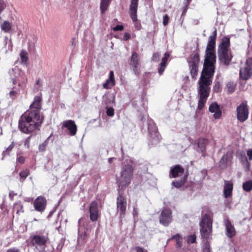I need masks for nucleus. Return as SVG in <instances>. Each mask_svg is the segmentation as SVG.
Instances as JSON below:
<instances>
[{
	"instance_id": "1",
	"label": "nucleus",
	"mask_w": 252,
	"mask_h": 252,
	"mask_svg": "<svg viewBox=\"0 0 252 252\" xmlns=\"http://www.w3.org/2000/svg\"><path fill=\"white\" fill-rule=\"evenodd\" d=\"M217 30L209 37L205 52L203 68L199 80L197 89L199 95L198 108L201 110L204 106L210 92V86L212 83V78L215 73L216 56L214 51L216 44Z\"/></svg>"
},
{
	"instance_id": "2",
	"label": "nucleus",
	"mask_w": 252,
	"mask_h": 252,
	"mask_svg": "<svg viewBox=\"0 0 252 252\" xmlns=\"http://www.w3.org/2000/svg\"><path fill=\"white\" fill-rule=\"evenodd\" d=\"M42 117H38L36 113L26 112L19 121V127L20 130L25 133H30L36 129L43 122Z\"/></svg>"
},
{
	"instance_id": "3",
	"label": "nucleus",
	"mask_w": 252,
	"mask_h": 252,
	"mask_svg": "<svg viewBox=\"0 0 252 252\" xmlns=\"http://www.w3.org/2000/svg\"><path fill=\"white\" fill-rule=\"evenodd\" d=\"M133 160L130 158H126L123 161L120 176L117 178L119 189H124L130 183L133 172Z\"/></svg>"
},
{
	"instance_id": "4",
	"label": "nucleus",
	"mask_w": 252,
	"mask_h": 252,
	"mask_svg": "<svg viewBox=\"0 0 252 252\" xmlns=\"http://www.w3.org/2000/svg\"><path fill=\"white\" fill-rule=\"evenodd\" d=\"M21 73V71L17 68H12L9 71V74L10 76V79L13 86L10 88L11 90L7 94V95L12 99L17 97L20 92V88L24 90L26 87L27 78H23L21 81L18 83L17 78L20 75Z\"/></svg>"
},
{
	"instance_id": "5",
	"label": "nucleus",
	"mask_w": 252,
	"mask_h": 252,
	"mask_svg": "<svg viewBox=\"0 0 252 252\" xmlns=\"http://www.w3.org/2000/svg\"><path fill=\"white\" fill-rule=\"evenodd\" d=\"M230 40L228 37L222 38L219 46L218 54L220 60L225 65H228L232 59V55L229 50Z\"/></svg>"
},
{
	"instance_id": "6",
	"label": "nucleus",
	"mask_w": 252,
	"mask_h": 252,
	"mask_svg": "<svg viewBox=\"0 0 252 252\" xmlns=\"http://www.w3.org/2000/svg\"><path fill=\"white\" fill-rule=\"evenodd\" d=\"M200 232L201 237L204 239H209L211 236L212 221L211 216L205 214L200 221Z\"/></svg>"
},
{
	"instance_id": "7",
	"label": "nucleus",
	"mask_w": 252,
	"mask_h": 252,
	"mask_svg": "<svg viewBox=\"0 0 252 252\" xmlns=\"http://www.w3.org/2000/svg\"><path fill=\"white\" fill-rule=\"evenodd\" d=\"M247 56L244 67L241 68L240 70V77L244 80H248L252 75V49L251 53L249 51Z\"/></svg>"
},
{
	"instance_id": "8",
	"label": "nucleus",
	"mask_w": 252,
	"mask_h": 252,
	"mask_svg": "<svg viewBox=\"0 0 252 252\" xmlns=\"http://www.w3.org/2000/svg\"><path fill=\"white\" fill-rule=\"evenodd\" d=\"M190 73L192 78H195L198 71V66L199 63V56L198 53H196L190 55L188 59Z\"/></svg>"
},
{
	"instance_id": "9",
	"label": "nucleus",
	"mask_w": 252,
	"mask_h": 252,
	"mask_svg": "<svg viewBox=\"0 0 252 252\" xmlns=\"http://www.w3.org/2000/svg\"><path fill=\"white\" fill-rule=\"evenodd\" d=\"M48 241L49 238L47 236L35 235L31 239V244L36 248L39 247L42 251H44Z\"/></svg>"
},
{
	"instance_id": "10",
	"label": "nucleus",
	"mask_w": 252,
	"mask_h": 252,
	"mask_svg": "<svg viewBox=\"0 0 252 252\" xmlns=\"http://www.w3.org/2000/svg\"><path fill=\"white\" fill-rule=\"evenodd\" d=\"M249 110L246 102H242L236 109L237 120L240 122H244L249 117Z\"/></svg>"
},
{
	"instance_id": "11",
	"label": "nucleus",
	"mask_w": 252,
	"mask_h": 252,
	"mask_svg": "<svg viewBox=\"0 0 252 252\" xmlns=\"http://www.w3.org/2000/svg\"><path fill=\"white\" fill-rule=\"evenodd\" d=\"M148 130L150 134V140L153 144L158 143L160 140V136L158 132L157 127L154 122L150 120L148 123Z\"/></svg>"
},
{
	"instance_id": "12",
	"label": "nucleus",
	"mask_w": 252,
	"mask_h": 252,
	"mask_svg": "<svg viewBox=\"0 0 252 252\" xmlns=\"http://www.w3.org/2000/svg\"><path fill=\"white\" fill-rule=\"evenodd\" d=\"M129 65L136 75L140 73V60L139 55L135 52L132 53Z\"/></svg>"
},
{
	"instance_id": "13",
	"label": "nucleus",
	"mask_w": 252,
	"mask_h": 252,
	"mask_svg": "<svg viewBox=\"0 0 252 252\" xmlns=\"http://www.w3.org/2000/svg\"><path fill=\"white\" fill-rule=\"evenodd\" d=\"M126 204V199L119 192L117 199V209L120 218H123L125 215Z\"/></svg>"
},
{
	"instance_id": "14",
	"label": "nucleus",
	"mask_w": 252,
	"mask_h": 252,
	"mask_svg": "<svg viewBox=\"0 0 252 252\" xmlns=\"http://www.w3.org/2000/svg\"><path fill=\"white\" fill-rule=\"evenodd\" d=\"M171 210L165 209L162 210L159 217V222L165 226H167L172 221Z\"/></svg>"
},
{
	"instance_id": "15",
	"label": "nucleus",
	"mask_w": 252,
	"mask_h": 252,
	"mask_svg": "<svg viewBox=\"0 0 252 252\" xmlns=\"http://www.w3.org/2000/svg\"><path fill=\"white\" fill-rule=\"evenodd\" d=\"M41 97L39 95H36L34 97L33 101L30 106V109L27 112H34L36 113L38 117H42L39 114V111L41 109Z\"/></svg>"
},
{
	"instance_id": "16",
	"label": "nucleus",
	"mask_w": 252,
	"mask_h": 252,
	"mask_svg": "<svg viewBox=\"0 0 252 252\" xmlns=\"http://www.w3.org/2000/svg\"><path fill=\"white\" fill-rule=\"evenodd\" d=\"M46 199L44 196H40L37 197L33 202L35 210L40 212H43L46 206Z\"/></svg>"
},
{
	"instance_id": "17",
	"label": "nucleus",
	"mask_w": 252,
	"mask_h": 252,
	"mask_svg": "<svg viewBox=\"0 0 252 252\" xmlns=\"http://www.w3.org/2000/svg\"><path fill=\"white\" fill-rule=\"evenodd\" d=\"M185 170L180 165H176L170 167L169 172L170 178H176L181 177L184 174Z\"/></svg>"
},
{
	"instance_id": "18",
	"label": "nucleus",
	"mask_w": 252,
	"mask_h": 252,
	"mask_svg": "<svg viewBox=\"0 0 252 252\" xmlns=\"http://www.w3.org/2000/svg\"><path fill=\"white\" fill-rule=\"evenodd\" d=\"M63 126L69 130V134L71 136H74L76 134L77 127L74 121L71 120L64 121Z\"/></svg>"
},
{
	"instance_id": "19",
	"label": "nucleus",
	"mask_w": 252,
	"mask_h": 252,
	"mask_svg": "<svg viewBox=\"0 0 252 252\" xmlns=\"http://www.w3.org/2000/svg\"><path fill=\"white\" fill-rule=\"evenodd\" d=\"M224 223L225 226L226 235L229 238L233 237L236 234L234 227L227 219L224 220Z\"/></svg>"
},
{
	"instance_id": "20",
	"label": "nucleus",
	"mask_w": 252,
	"mask_h": 252,
	"mask_svg": "<svg viewBox=\"0 0 252 252\" xmlns=\"http://www.w3.org/2000/svg\"><path fill=\"white\" fill-rule=\"evenodd\" d=\"M90 218L91 220L94 221L97 220L98 216V211L97 208V203L95 202H93L90 206Z\"/></svg>"
},
{
	"instance_id": "21",
	"label": "nucleus",
	"mask_w": 252,
	"mask_h": 252,
	"mask_svg": "<svg viewBox=\"0 0 252 252\" xmlns=\"http://www.w3.org/2000/svg\"><path fill=\"white\" fill-rule=\"evenodd\" d=\"M138 0H131L129 7L130 17L133 22L137 21V11Z\"/></svg>"
},
{
	"instance_id": "22",
	"label": "nucleus",
	"mask_w": 252,
	"mask_h": 252,
	"mask_svg": "<svg viewBox=\"0 0 252 252\" xmlns=\"http://www.w3.org/2000/svg\"><path fill=\"white\" fill-rule=\"evenodd\" d=\"M209 110L212 113H215L214 117L215 119H219L221 115V112L220 109L219 105L216 102L211 104Z\"/></svg>"
},
{
	"instance_id": "23",
	"label": "nucleus",
	"mask_w": 252,
	"mask_h": 252,
	"mask_svg": "<svg viewBox=\"0 0 252 252\" xmlns=\"http://www.w3.org/2000/svg\"><path fill=\"white\" fill-rule=\"evenodd\" d=\"M170 57V54L168 52H166L164 54V56L162 58L161 62L159 65L158 68V72L159 75L162 74L164 72L167 64V62L168 58Z\"/></svg>"
},
{
	"instance_id": "24",
	"label": "nucleus",
	"mask_w": 252,
	"mask_h": 252,
	"mask_svg": "<svg viewBox=\"0 0 252 252\" xmlns=\"http://www.w3.org/2000/svg\"><path fill=\"white\" fill-rule=\"evenodd\" d=\"M233 184L230 182H225L223 193L225 198H228L232 195Z\"/></svg>"
},
{
	"instance_id": "25",
	"label": "nucleus",
	"mask_w": 252,
	"mask_h": 252,
	"mask_svg": "<svg viewBox=\"0 0 252 252\" xmlns=\"http://www.w3.org/2000/svg\"><path fill=\"white\" fill-rule=\"evenodd\" d=\"M207 143L208 141L205 139H199L197 142L198 149L197 150L199 152H203L206 148V146L207 145Z\"/></svg>"
},
{
	"instance_id": "26",
	"label": "nucleus",
	"mask_w": 252,
	"mask_h": 252,
	"mask_svg": "<svg viewBox=\"0 0 252 252\" xmlns=\"http://www.w3.org/2000/svg\"><path fill=\"white\" fill-rule=\"evenodd\" d=\"M188 176V174L186 173L184 175L183 178L180 181H176L172 182V185L177 188H179L182 187L185 184Z\"/></svg>"
},
{
	"instance_id": "27",
	"label": "nucleus",
	"mask_w": 252,
	"mask_h": 252,
	"mask_svg": "<svg viewBox=\"0 0 252 252\" xmlns=\"http://www.w3.org/2000/svg\"><path fill=\"white\" fill-rule=\"evenodd\" d=\"M174 239L176 241V246L178 248H181L182 246V237L179 234H177L172 237L170 239H168L167 242L171 240Z\"/></svg>"
},
{
	"instance_id": "28",
	"label": "nucleus",
	"mask_w": 252,
	"mask_h": 252,
	"mask_svg": "<svg viewBox=\"0 0 252 252\" xmlns=\"http://www.w3.org/2000/svg\"><path fill=\"white\" fill-rule=\"evenodd\" d=\"M1 30L5 32H8L11 29V23L7 21H4L0 26Z\"/></svg>"
},
{
	"instance_id": "29",
	"label": "nucleus",
	"mask_w": 252,
	"mask_h": 252,
	"mask_svg": "<svg viewBox=\"0 0 252 252\" xmlns=\"http://www.w3.org/2000/svg\"><path fill=\"white\" fill-rule=\"evenodd\" d=\"M232 158V154L230 152H227L221 158L220 162L221 164H227L228 161L231 160Z\"/></svg>"
},
{
	"instance_id": "30",
	"label": "nucleus",
	"mask_w": 252,
	"mask_h": 252,
	"mask_svg": "<svg viewBox=\"0 0 252 252\" xmlns=\"http://www.w3.org/2000/svg\"><path fill=\"white\" fill-rule=\"evenodd\" d=\"M23 205L21 202H18L14 203L13 205V210L16 212L17 214H20V213L23 212Z\"/></svg>"
},
{
	"instance_id": "31",
	"label": "nucleus",
	"mask_w": 252,
	"mask_h": 252,
	"mask_svg": "<svg viewBox=\"0 0 252 252\" xmlns=\"http://www.w3.org/2000/svg\"><path fill=\"white\" fill-rule=\"evenodd\" d=\"M110 0H101L100 9L102 13H104L107 9Z\"/></svg>"
},
{
	"instance_id": "32",
	"label": "nucleus",
	"mask_w": 252,
	"mask_h": 252,
	"mask_svg": "<svg viewBox=\"0 0 252 252\" xmlns=\"http://www.w3.org/2000/svg\"><path fill=\"white\" fill-rule=\"evenodd\" d=\"M20 58L23 64H26L28 60V54L25 50H22L20 53Z\"/></svg>"
},
{
	"instance_id": "33",
	"label": "nucleus",
	"mask_w": 252,
	"mask_h": 252,
	"mask_svg": "<svg viewBox=\"0 0 252 252\" xmlns=\"http://www.w3.org/2000/svg\"><path fill=\"white\" fill-rule=\"evenodd\" d=\"M115 84V81H113L110 79H107L106 82L103 84V87L104 89H108L111 88Z\"/></svg>"
},
{
	"instance_id": "34",
	"label": "nucleus",
	"mask_w": 252,
	"mask_h": 252,
	"mask_svg": "<svg viewBox=\"0 0 252 252\" xmlns=\"http://www.w3.org/2000/svg\"><path fill=\"white\" fill-rule=\"evenodd\" d=\"M243 188L246 191H250L252 189V181L249 180L243 185Z\"/></svg>"
},
{
	"instance_id": "35",
	"label": "nucleus",
	"mask_w": 252,
	"mask_h": 252,
	"mask_svg": "<svg viewBox=\"0 0 252 252\" xmlns=\"http://www.w3.org/2000/svg\"><path fill=\"white\" fill-rule=\"evenodd\" d=\"M30 171L28 169L23 170L20 172L19 175L20 176V181L23 182L29 175Z\"/></svg>"
},
{
	"instance_id": "36",
	"label": "nucleus",
	"mask_w": 252,
	"mask_h": 252,
	"mask_svg": "<svg viewBox=\"0 0 252 252\" xmlns=\"http://www.w3.org/2000/svg\"><path fill=\"white\" fill-rule=\"evenodd\" d=\"M15 144L13 142L11 144L6 148V150L3 152L2 155L3 157H5L6 155H8L10 152L13 149L14 147Z\"/></svg>"
},
{
	"instance_id": "37",
	"label": "nucleus",
	"mask_w": 252,
	"mask_h": 252,
	"mask_svg": "<svg viewBox=\"0 0 252 252\" xmlns=\"http://www.w3.org/2000/svg\"><path fill=\"white\" fill-rule=\"evenodd\" d=\"M186 241L189 244L194 243L196 241V236L195 235L188 236L186 237Z\"/></svg>"
},
{
	"instance_id": "38",
	"label": "nucleus",
	"mask_w": 252,
	"mask_h": 252,
	"mask_svg": "<svg viewBox=\"0 0 252 252\" xmlns=\"http://www.w3.org/2000/svg\"><path fill=\"white\" fill-rule=\"evenodd\" d=\"M50 137H49L46 140H45L39 146V149L40 151H43L45 150L46 147L48 144V141Z\"/></svg>"
},
{
	"instance_id": "39",
	"label": "nucleus",
	"mask_w": 252,
	"mask_h": 252,
	"mask_svg": "<svg viewBox=\"0 0 252 252\" xmlns=\"http://www.w3.org/2000/svg\"><path fill=\"white\" fill-rule=\"evenodd\" d=\"M227 91L229 93L233 92L235 88V85L232 82H229L227 84Z\"/></svg>"
},
{
	"instance_id": "40",
	"label": "nucleus",
	"mask_w": 252,
	"mask_h": 252,
	"mask_svg": "<svg viewBox=\"0 0 252 252\" xmlns=\"http://www.w3.org/2000/svg\"><path fill=\"white\" fill-rule=\"evenodd\" d=\"M85 221V219L84 218H81L78 220V224H79V228H78V232L80 233L81 231H83V225L84 224V222Z\"/></svg>"
},
{
	"instance_id": "41",
	"label": "nucleus",
	"mask_w": 252,
	"mask_h": 252,
	"mask_svg": "<svg viewBox=\"0 0 252 252\" xmlns=\"http://www.w3.org/2000/svg\"><path fill=\"white\" fill-rule=\"evenodd\" d=\"M106 114L108 116H113L114 115V110L112 107H107L106 108Z\"/></svg>"
},
{
	"instance_id": "42",
	"label": "nucleus",
	"mask_w": 252,
	"mask_h": 252,
	"mask_svg": "<svg viewBox=\"0 0 252 252\" xmlns=\"http://www.w3.org/2000/svg\"><path fill=\"white\" fill-rule=\"evenodd\" d=\"M160 59V54L158 53H154L152 60L155 62H158L159 61Z\"/></svg>"
},
{
	"instance_id": "43",
	"label": "nucleus",
	"mask_w": 252,
	"mask_h": 252,
	"mask_svg": "<svg viewBox=\"0 0 252 252\" xmlns=\"http://www.w3.org/2000/svg\"><path fill=\"white\" fill-rule=\"evenodd\" d=\"M203 252H210V247L209 244L206 242L203 245Z\"/></svg>"
},
{
	"instance_id": "44",
	"label": "nucleus",
	"mask_w": 252,
	"mask_h": 252,
	"mask_svg": "<svg viewBox=\"0 0 252 252\" xmlns=\"http://www.w3.org/2000/svg\"><path fill=\"white\" fill-rule=\"evenodd\" d=\"M6 7V4L3 0H0V14Z\"/></svg>"
},
{
	"instance_id": "45",
	"label": "nucleus",
	"mask_w": 252,
	"mask_h": 252,
	"mask_svg": "<svg viewBox=\"0 0 252 252\" xmlns=\"http://www.w3.org/2000/svg\"><path fill=\"white\" fill-rule=\"evenodd\" d=\"M30 140H31V137L30 136L27 137L25 139V142H24V146L25 147H26L27 148H29Z\"/></svg>"
},
{
	"instance_id": "46",
	"label": "nucleus",
	"mask_w": 252,
	"mask_h": 252,
	"mask_svg": "<svg viewBox=\"0 0 252 252\" xmlns=\"http://www.w3.org/2000/svg\"><path fill=\"white\" fill-rule=\"evenodd\" d=\"M135 252H147V250H144L142 248L137 246L133 248Z\"/></svg>"
},
{
	"instance_id": "47",
	"label": "nucleus",
	"mask_w": 252,
	"mask_h": 252,
	"mask_svg": "<svg viewBox=\"0 0 252 252\" xmlns=\"http://www.w3.org/2000/svg\"><path fill=\"white\" fill-rule=\"evenodd\" d=\"M132 214H133V218H134V219L138 217V209L136 207H133Z\"/></svg>"
},
{
	"instance_id": "48",
	"label": "nucleus",
	"mask_w": 252,
	"mask_h": 252,
	"mask_svg": "<svg viewBox=\"0 0 252 252\" xmlns=\"http://www.w3.org/2000/svg\"><path fill=\"white\" fill-rule=\"evenodd\" d=\"M169 19L167 15L166 14L163 16V24L164 26H166L168 24Z\"/></svg>"
},
{
	"instance_id": "49",
	"label": "nucleus",
	"mask_w": 252,
	"mask_h": 252,
	"mask_svg": "<svg viewBox=\"0 0 252 252\" xmlns=\"http://www.w3.org/2000/svg\"><path fill=\"white\" fill-rule=\"evenodd\" d=\"M124 29V27L122 25H117L115 27L113 28V30L114 31H122Z\"/></svg>"
},
{
	"instance_id": "50",
	"label": "nucleus",
	"mask_w": 252,
	"mask_h": 252,
	"mask_svg": "<svg viewBox=\"0 0 252 252\" xmlns=\"http://www.w3.org/2000/svg\"><path fill=\"white\" fill-rule=\"evenodd\" d=\"M130 35L128 32H126L123 36V39L126 41L130 39Z\"/></svg>"
},
{
	"instance_id": "51",
	"label": "nucleus",
	"mask_w": 252,
	"mask_h": 252,
	"mask_svg": "<svg viewBox=\"0 0 252 252\" xmlns=\"http://www.w3.org/2000/svg\"><path fill=\"white\" fill-rule=\"evenodd\" d=\"M17 160L19 163L23 164L25 162V158L23 156H20L17 158Z\"/></svg>"
},
{
	"instance_id": "52",
	"label": "nucleus",
	"mask_w": 252,
	"mask_h": 252,
	"mask_svg": "<svg viewBox=\"0 0 252 252\" xmlns=\"http://www.w3.org/2000/svg\"><path fill=\"white\" fill-rule=\"evenodd\" d=\"M6 252H20V251L16 248H12L8 250Z\"/></svg>"
},
{
	"instance_id": "53",
	"label": "nucleus",
	"mask_w": 252,
	"mask_h": 252,
	"mask_svg": "<svg viewBox=\"0 0 252 252\" xmlns=\"http://www.w3.org/2000/svg\"><path fill=\"white\" fill-rule=\"evenodd\" d=\"M110 80H111L113 81H115L114 78V74L113 71H111L109 73V78Z\"/></svg>"
},
{
	"instance_id": "54",
	"label": "nucleus",
	"mask_w": 252,
	"mask_h": 252,
	"mask_svg": "<svg viewBox=\"0 0 252 252\" xmlns=\"http://www.w3.org/2000/svg\"><path fill=\"white\" fill-rule=\"evenodd\" d=\"M247 155L250 160H252V149H249L247 151Z\"/></svg>"
},
{
	"instance_id": "55",
	"label": "nucleus",
	"mask_w": 252,
	"mask_h": 252,
	"mask_svg": "<svg viewBox=\"0 0 252 252\" xmlns=\"http://www.w3.org/2000/svg\"><path fill=\"white\" fill-rule=\"evenodd\" d=\"M77 43V41L75 38H72L71 39V44L73 46H75Z\"/></svg>"
},
{
	"instance_id": "56",
	"label": "nucleus",
	"mask_w": 252,
	"mask_h": 252,
	"mask_svg": "<svg viewBox=\"0 0 252 252\" xmlns=\"http://www.w3.org/2000/svg\"><path fill=\"white\" fill-rule=\"evenodd\" d=\"M94 252V250L93 249H89L88 250V251H87V252Z\"/></svg>"
},
{
	"instance_id": "57",
	"label": "nucleus",
	"mask_w": 252,
	"mask_h": 252,
	"mask_svg": "<svg viewBox=\"0 0 252 252\" xmlns=\"http://www.w3.org/2000/svg\"><path fill=\"white\" fill-rule=\"evenodd\" d=\"M39 83H40V80H39V79H38V80H37L36 83V85H39Z\"/></svg>"
},
{
	"instance_id": "58",
	"label": "nucleus",
	"mask_w": 252,
	"mask_h": 252,
	"mask_svg": "<svg viewBox=\"0 0 252 252\" xmlns=\"http://www.w3.org/2000/svg\"><path fill=\"white\" fill-rule=\"evenodd\" d=\"M111 159H112L111 158H109V162H110L111 161Z\"/></svg>"
},
{
	"instance_id": "59",
	"label": "nucleus",
	"mask_w": 252,
	"mask_h": 252,
	"mask_svg": "<svg viewBox=\"0 0 252 252\" xmlns=\"http://www.w3.org/2000/svg\"><path fill=\"white\" fill-rule=\"evenodd\" d=\"M191 0H187V1H188V2H189Z\"/></svg>"
},
{
	"instance_id": "60",
	"label": "nucleus",
	"mask_w": 252,
	"mask_h": 252,
	"mask_svg": "<svg viewBox=\"0 0 252 252\" xmlns=\"http://www.w3.org/2000/svg\"><path fill=\"white\" fill-rule=\"evenodd\" d=\"M245 159H246V160H247V157H245Z\"/></svg>"
},
{
	"instance_id": "61",
	"label": "nucleus",
	"mask_w": 252,
	"mask_h": 252,
	"mask_svg": "<svg viewBox=\"0 0 252 252\" xmlns=\"http://www.w3.org/2000/svg\"><path fill=\"white\" fill-rule=\"evenodd\" d=\"M27 201H30V199H28Z\"/></svg>"
},
{
	"instance_id": "62",
	"label": "nucleus",
	"mask_w": 252,
	"mask_h": 252,
	"mask_svg": "<svg viewBox=\"0 0 252 252\" xmlns=\"http://www.w3.org/2000/svg\"><path fill=\"white\" fill-rule=\"evenodd\" d=\"M0 19H1V17H0Z\"/></svg>"
}]
</instances>
